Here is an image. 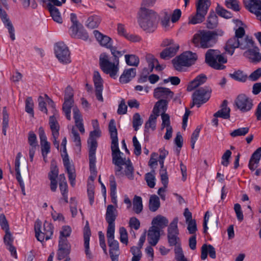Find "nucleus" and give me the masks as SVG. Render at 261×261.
I'll use <instances>...</instances> for the list:
<instances>
[{
    "label": "nucleus",
    "instance_id": "nucleus-1",
    "mask_svg": "<svg viewBox=\"0 0 261 261\" xmlns=\"http://www.w3.org/2000/svg\"><path fill=\"white\" fill-rule=\"evenodd\" d=\"M223 32L201 30L193 36L192 43L195 47L206 49L214 46L218 41V36H222Z\"/></svg>",
    "mask_w": 261,
    "mask_h": 261
},
{
    "label": "nucleus",
    "instance_id": "nucleus-2",
    "mask_svg": "<svg viewBox=\"0 0 261 261\" xmlns=\"http://www.w3.org/2000/svg\"><path fill=\"white\" fill-rule=\"evenodd\" d=\"M138 22L141 28L153 32L156 28L157 14L152 10L142 7L139 13Z\"/></svg>",
    "mask_w": 261,
    "mask_h": 261
},
{
    "label": "nucleus",
    "instance_id": "nucleus-3",
    "mask_svg": "<svg viewBox=\"0 0 261 261\" xmlns=\"http://www.w3.org/2000/svg\"><path fill=\"white\" fill-rule=\"evenodd\" d=\"M205 62L211 67L216 70H223L226 66L227 59L218 49H209L205 54Z\"/></svg>",
    "mask_w": 261,
    "mask_h": 261
},
{
    "label": "nucleus",
    "instance_id": "nucleus-4",
    "mask_svg": "<svg viewBox=\"0 0 261 261\" xmlns=\"http://www.w3.org/2000/svg\"><path fill=\"white\" fill-rule=\"evenodd\" d=\"M99 66L101 69L106 74L114 79L116 78L119 71V63L114 60L110 61L109 56L106 53L100 54L99 56Z\"/></svg>",
    "mask_w": 261,
    "mask_h": 261
},
{
    "label": "nucleus",
    "instance_id": "nucleus-5",
    "mask_svg": "<svg viewBox=\"0 0 261 261\" xmlns=\"http://www.w3.org/2000/svg\"><path fill=\"white\" fill-rule=\"evenodd\" d=\"M197 59V55L196 53L187 51L173 59L172 62L174 68L180 71L183 67H189L194 64Z\"/></svg>",
    "mask_w": 261,
    "mask_h": 261
},
{
    "label": "nucleus",
    "instance_id": "nucleus-6",
    "mask_svg": "<svg viewBox=\"0 0 261 261\" xmlns=\"http://www.w3.org/2000/svg\"><path fill=\"white\" fill-rule=\"evenodd\" d=\"M211 4L210 0H198L196 3V14L191 17L189 23L195 24L203 22Z\"/></svg>",
    "mask_w": 261,
    "mask_h": 261
},
{
    "label": "nucleus",
    "instance_id": "nucleus-7",
    "mask_svg": "<svg viewBox=\"0 0 261 261\" xmlns=\"http://www.w3.org/2000/svg\"><path fill=\"white\" fill-rule=\"evenodd\" d=\"M119 165H115L116 176L121 177L124 175L129 180L134 179V168L129 159L124 158L119 160Z\"/></svg>",
    "mask_w": 261,
    "mask_h": 261
},
{
    "label": "nucleus",
    "instance_id": "nucleus-8",
    "mask_svg": "<svg viewBox=\"0 0 261 261\" xmlns=\"http://www.w3.org/2000/svg\"><path fill=\"white\" fill-rule=\"evenodd\" d=\"M114 233L115 230H107L110 257L112 261H118V256L120 254L119 243L114 239Z\"/></svg>",
    "mask_w": 261,
    "mask_h": 261
},
{
    "label": "nucleus",
    "instance_id": "nucleus-9",
    "mask_svg": "<svg viewBox=\"0 0 261 261\" xmlns=\"http://www.w3.org/2000/svg\"><path fill=\"white\" fill-rule=\"evenodd\" d=\"M178 218L175 217L170 224L167 230L168 242L170 246H176L180 243L178 237L179 230L177 227Z\"/></svg>",
    "mask_w": 261,
    "mask_h": 261
},
{
    "label": "nucleus",
    "instance_id": "nucleus-10",
    "mask_svg": "<svg viewBox=\"0 0 261 261\" xmlns=\"http://www.w3.org/2000/svg\"><path fill=\"white\" fill-rule=\"evenodd\" d=\"M55 53L57 58L61 62L65 64L70 62L69 51L64 42H59L56 43Z\"/></svg>",
    "mask_w": 261,
    "mask_h": 261
},
{
    "label": "nucleus",
    "instance_id": "nucleus-11",
    "mask_svg": "<svg viewBox=\"0 0 261 261\" xmlns=\"http://www.w3.org/2000/svg\"><path fill=\"white\" fill-rule=\"evenodd\" d=\"M235 103L238 109L244 113L250 111L253 107L252 99L245 94L239 95L235 100Z\"/></svg>",
    "mask_w": 261,
    "mask_h": 261
},
{
    "label": "nucleus",
    "instance_id": "nucleus-12",
    "mask_svg": "<svg viewBox=\"0 0 261 261\" xmlns=\"http://www.w3.org/2000/svg\"><path fill=\"white\" fill-rule=\"evenodd\" d=\"M71 246L67 239H62L59 240V248L57 251V259L62 260L64 258H69Z\"/></svg>",
    "mask_w": 261,
    "mask_h": 261
},
{
    "label": "nucleus",
    "instance_id": "nucleus-13",
    "mask_svg": "<svg viewBox=\"0 0 261 261\" xmlns=\"http://www.w3.org/2000/svg\"><path fill=\"white\" fill-rule=\"evenodd\" d=\"M117 216V211L112 204L108 205L106 214V220L108 224L107 230H115V221Z\"/></svg>",
    "mask_w": 261,
    "mask_h": 261
},
{
    "label": "nucleus",
    "instance_id": "nucleus-14",
    "mask_svg": "<svg viewBox=\"0 0 261 261\" xmlns=\"http://www.w3.org/2000/svg\"><path fill=\"white\" fill-rule=\"evenodd\" d=\"M245 7L251 13H254L261 21V1L257 0H243Z\"/></svg>",
    "mask_w": 261,
    "mask_h": 261
},
{
    "label": "nucleus",
    "instance_id": "nucleus-15",
    "mask_svg": "<svg viewBox=\"0 0 261 261\" xmlns=\"http://www.w3.org/2000/svg\"><path fill=\"white\" fill-rule=\"evenodd\" d=\"M212 90L208 86L201 87L196 90L192 95L193 97H197L201 105L208 100L211 96Z\"/></svg>",
    "mask_w": 261,
    "mask_h": 261
},
{
    "label": "nucleus",
    "instance_id": "nucleus-16",
    "mask_svg": "<svg viewBox=\"0 0 261 261\" xmlns=\"http://www.w3.org/2000/svg\"><path fill=\"white\" fill-rule=\"evenodd\" d=\"M111 139L112 140L111 148L112 150V163L114 165H119L120 163L119 161L123 159L121 156V154H123V153L120 151L118 147V137Z\"/></svg>",
    "mask_w": 261,
    "mask_h": 261
},
{
    "label": "nucleus",
    "instance_id": "nucleus-17",
    "mask_svg": "<svg viewBox=\"0 0 261 261\" xmlns=\"http://www.w3.org/2000/svg\"><path fill=\"white\" fill-rule=\"evenodd\" d=\"M93 82L95 88V95L98 100L103 101V99L102 96L103 90L102 79L100 76L99 72L95 71L93 75Z\"/></svg>",
    "mask_w": 261,
    "mask_h": 261
},
{
    "label": "nucleus",
    "instance_id": "nucleus-18",
    "mask_svg": "<svg viewBox=\"0 0 261 261\" xmlns=\"http://www.w3.org/2000/svg\"><path fill=\"white\" fill-rule=\"evenodd\" d=\"M252 48H249L243 53V56L248 59L250 62L257 63L261 61V53L257 46L254 45Z\"/></svg>",
    "mask_w": 261,
    "mask_h": 261
},
{
    "label": "nucleus",
    "instance_id": "nucleus-19",
    "mask_svg": "<svg viewBox=\"0 0 261 261\" xmlns=\"http://www.w3.org/2000/svg\"><path fill=\"white\" fill-rule=\"evenodd\" d=\"M174 93L169 88L157 87L154 89L153 96L156 99H167L169 101L173 96Z\"/></svg>",
    "mask_w": 261,
    "mask_h": 261
},
{
    "label": "nucleus",
    "instance_id": "nucleus-20",
    "mask_svg": "<svg viewBox=\"0 0 261 261\" xmlns=\"http://www.w3.org/2000/svg\"><path fill=\"white\" fill-rule=\"evenodd\" d=\"M0 17L5 26L8 30L11 40L13 41L15 39L14 28L6 12L3 10L1 6H0Z\"/></svg>",
    "mask_w": 261,
    "mask_h": 261
},
{
    "label": "nucleus",
    "instance_id": "nucleus-21",
    "mask_svg": "<svg viewBox=\"0 0 261 261\" xmlns=\"http://www.w3.org/2000/svg\"><path fill=\"white\" fill-rule=\"evenodd\" d=\"M28 143L30 145V160L31 162H33L36 148L38 146L37 136L33 132L31 131L29 133Z\"/></svg>",
    "mask_w": 261,
    "mask_h": 261
},
{
    "label": "nucleus",
    "instance_id": "nucleus-22",
    "mask_svg": "<svg viewBox=\"0 0 261 261\" xmlns=\"http://www.w3.org/2000/svg\"><path fill=\"white\" fill-rule=\"evenodd\" d=\"M160 238V230L156 226H152L148 230V241L151 246H155Z\"/></svg>",
    "mask_w": 261,
    "mask_h": 261
},
{
    "label": "nucleus",
    "instance_id": "nucleus-23",
    "mask_svg": "<svg viewBox=\"0 0 261 261\" xmlns=\"http://www.w3.org/2000/svg\"><path fill=\"white\" fill-rule=\"evenodd\" d=\"M93 34L96 40L101 46L108 48H110L112 46V39L109 36L102 34L97 30H94Z\"/></svg>",
    "mask_w": 261,
    "mask_h": 261
},
{
    "label": "nucleus",
    "instance_id": "nucleus-24",
    "mask_svg": "<svg viewBox=\"0 0 261 261\" xmlns=\"http://www.w3.org/2000/svg\"><path fill=\"white\" fill-rule=\"evenodd\" d=\"M261 158V147L258 148L252 154L248 164L249 168L254 171L256 169Z\"/></svg>",
    "mask_w": 261,
    "mask_h": 261
},
{
    "label": "nucleus",
    "instance_id": "nucleus-25",
    "mask_svg": "<svg viewBox=\"0 0 261 261\" xmlns=\"http://www.w3.org/2000/svg\"><path fill=\"white\" fill-rule=\"evenodd\" d=\"M228 101L224 100L221 105V109L214 114L215 117H220L224 119L230 118V109L227 107Z\"/></svg>",
    "mask_w": 261,
    "mask_h": 261
},
{
    "label": "nucleus",
    "instance_id": "nucleus-26",
    "mask_svg": "<svg viewBox=\"0 0 261 261\" xmlns=\"http://www.w3.org/2000/svg\"><path fill=\"white\" fill-rule=\"evenodd\" d=\"M136 75V69L131 68L125 69L119 78V82L122 84L129 82Z\"/></svg>",
    "mask_w": 261,
    "mask_h": 261
},
{
    "label": "nucleus",
    "instance_id": "nucleus-27",
    "mask_svg": "<svg viewBox=\"0 0 261 261\" xmlns=\"http://www.w3.org/2000/svg\"><path fill=\"white\" fill-rule=\"evenodd\" d=\"M207 80V76L204 74H200L197 76L192 82L190 83L187 87V90L191 91L205 83Z\"/></svg>",
    "mask_w": 261,
    "mask_h": 261
},
{
    "label": "nucleus",
    "instance_id": "nucleus-28",
    "mask_svg": "<svg viewBox=\"0 0 261 261\" xmlns=\"http://www.w3.org/2000/svg\"><path fill=\"white\" fill-rule=\"evenodd\" d=\"M212 258H215L216 251L215 248L212 245L203 244L201 247V258L202 260L205 259L207 257V254Z\"/></svg>",
    "mask_w": 261,
    "mask_h": 261
},
{
    "label": "nucleus",
    "instance_id": "nucleus-29",
    "mask_svg": "<svg viewBox=\"0 0 261 261\" xmlns=\"http://www.w3.org/2000/svg\"><path fill=\"white\" fill-rule=\"evenodd\" d=\"M54 232V226L50 223L46 221H45L44 223V227L43 231L40 233V235L43 236V239H40L38 240L39 241L42 242L44 241V239L46 240H48L51 239V236L53 234Z\"/></svg>",
    "mask_w": 261,
    "mask_h": 261
},
{
    "label": "nucleus",
    "instance_id": "nucleus-30",
    "mask_svg": "<svg viewBox=\"0 0 261 261\" xmlns=\"http://www.w3.org/2000/svg\"><path fill=\"white\" fill-rule=\"evenodd\" d=\"M239 40L235 37L230 38L226 42L225 46L226 51L232 56L234 51L235 48L239 47Z\"/></svg>",
    "mask_w": 261,
    "mask_h": 261
},
{
    "label": "nucleus",
    "instance_id": "nucleus-31",
    "mask_svg": "<svg viewBox=\"0 0 261 261\" xmlns=\"http://www.w3.org/2000/svg\"><path fill=\"white\" fill-rule=\"evenodd\" d=\"M90 236L91 230L89 226L88 222L87 221L84 230V246L85 248V253L89 258H91V254L89 250V241Z\"/></svg>",
    "mask_w": 261,
    "mask_h": 261
},
{
    "label": "nucleus",
    "instance_id": "nucleus-32",
    "mask_svg": "<svg viewBox=\"0 0 261 261\" xmlns=\"http://www.w3.org/2000/svg\"><path fill=\"white\" fill-rule=\"evenodd\" d=\"M51 3H49L47 6L52 18L55 21L59 23H62V18L58 9L55 7V5L54 4H52Z\"/></svg>",
    "mask_w": 261,
    "mask_h": 261
},
{
    "label": "nucleus",
    "instance_id": "nucleus-33",
    "mask_svg": "<svg viewBox=\"0 0 261 261\" xmlns=\"http://www.w3.org/2000/svg\"><path fill=\"white\" fill-rule=\"evenodd\" d=\"M146 59L148 63L149 67L150 69V72L153 70L154 68V66L156 64L155 69L159 71H162L163 70L165 66L161 65L159 64L158 60L154 58L153 55L151 54H148L146 56Z\"/></svg>",
    "mask_w": 261,
    "mask_h": 261
},
{
    "label": "nucleus",
    "instance_id": "nucleus-34",
    "mask_svg": "<svg viewBox=\"0 0 261 261\" xmlns=\"http://www.w3.org/2000/svg\"><path fill=\"white\" fill-rule=\"evenodd\" d=\"M168 100L167 99H160L157 101L154 106L152 112L156 116L160 115V109L162 110L163 113H165L167 109V106L168 103Z\"/></svg>",
    "mask_w": 261,
    "mask_h": 261
},
{
    "label": "nucleus",
    "instance_id": "nucleus-35",
    "mask_svg": "<svg viewBox=\"0 0 261 261\" xmlns=\"http://www.w3.org/2000/svg\"><path fill=\"white\" fill-rule=\"evenodd\" d=\"M73 99H64V102L62 106V110L68 120H71V109L73 106Z\"/></svg>",
    "mask_w": 261,
    "mask_h": 261
},
{
    "label": "nucleus",
    "instance_id": "nucleus-36",
    "mask_svg": "<svg viewBox=\"0 0 261 261\" xmlns=\"http://www.w3.org/2000/svg\"><path fill=\"white\" fill-rule=\"evenodd\" d=\"M152 226H156L160 230L166 227L168 224V219L161 215H158L154 217L151 222Z\"/></svg>",
    "mask_w": 261,
    "mask_h": 261
},
{
    "label": "nucleus",
    "instance_id": "nucleus-37",
    "mask_svg": "<svg viewBox=\"0 0 261 261\" xmlns=\"http://www.w3.org/2000/svg\"><path fill=\"white\" fill-rule=\"evenodd\" d=\"M206 27L209 29H213L218 25V17L214 11L210 12L207 19Z\"/></svg>",
    "mask_w": 261,
    "mask_h": 261
},
{
    "label": "nucleus",
    "instance_id": "nucleus-38",
    "mask_svg": "<svg viewBox=\"0 0 261 261\" xmlns=\"http://www.w3.org/2000/svg\"><path fill=\"white\" fill-rule=\"evenodd\" d=\"M239 43V48L241 49H248L252 47H254V42L252 38L248 36L240 39Z\"/></svg>",
    "mask_w": 261,
    "mask_h": 261
},
{
    "label": "nucleus",
    "instance_id": "nucleus-39",
    "mask_svg": "<svg viewBox=\"0 0 261 261\" xmlns=\"http://www.w3.org/2000/svg\"><path fill=\"white\" fill-rule=\"evenodd\" d=\"M55 116H51L49 118V124L51 130L52 135L57 137V134H59L60 125Z\"/></svg>",
    "mask_w": 261,
    "mask_h": 261
},
{
    "label": "nucleus",
    "instance_id": "nucleus-40",
    "mask_svg": "<svg viewBox=\"0 0 261 261\" xmlns=\"http://www.w3.org/2000/svg\"><path fill=\"white\" fill-rule=\"evenodd\" d=\"M160 206L159 198L156 195H151L149 199V208L150 211L154 212Z\"/></svg>",
    "mask_w": 261,
    "mask_h": 261
},
{
    "label": "nucleus",
    "instance_id": "nucleus-41",
    "mask_svg": "<svg viewBox=\"0 0 261 261\" xmlns=\"http://www.w3.org/2000/svg\"><path fill=\"white\" fill-rule=\"evenodd\" d=\"M229 76L233 80L240 82H245L248 77L247 74L241 70L235 71L233 73H230Z\"/></svg>",
    "mask_w": 261,
    "mask_h": 261
},
{
    "label": "nucleus",
    "instance_id": "nucleus-42",
    "mask_svg": "<svg viewBox=\"0 0 261 261\" xmlns=\"http://www.w3.org/2000/svg\"><path fill=\"white\" fill-rule=\"evenodd\" d=\"M101 21L100 17L96 15L89 17L86 21V26L90 29H94L99 25Z\"/></svg>",
    "mask_w": 261,
    "mask_h": 261
},
{
    "label": "nucleus",
    "instance_id": "nucleus-43",
    "mask_svg": "<svg viewBox=\"0 0 261 261\" xmlns=\"http://www.w3.org/2000/svg\"><path fill=\"white\" fill-rule=\"evenodd\" d=\"M125 59L126 63L128 66L137 67L139 64L140 60L135 55H125Z\"/></svg>",
    "mask_w": 261,
    "mask_h": 261
},
{
    "label": "nucleus",
    "instance_id": "nucleus-44",
    "mask_svg": "<svg viewBox=\"0 0 261 261\" xmlns=\"http://www.w3.org/2000/svg\"><path fill=\"white\" fill-rule=\"evenodd\" d=\"M158 116L155 114H151L149 117L148 121L145 124L144 132H148L149 128H151L153 130L155 129L156 127V120Z\"/></svg>",
    "mask_w": 261,
    "mask_h": 261
},
{
    "label": "nucleus",
    "instance_id": "nucleus-45",
    "mask_svg": "<svg viewBox=\"0 0 261 261\" xmlns=\"http://www.w3.org/2000/svg\"><path fill=\"white\" fill-rule=\"evenodd\" d=\"M143 209L142 198L140 196H135L133 200V210L136 214L140 213Z\"/></svg>",
    "mask_w": 261,
    "mask_h": 261
},
{
    "label": "nucleus",
    "instance_id": "nucleus-46",
    "mask_svg": "<svg viewBox=\"0 0 261 261\" xmlns=\"http://www.w3.org/2000/svg\"><path fill=\"white\" fill-rule=\"evenodd\" d=\"M154 174L155 170L152 169L151 172L147 173L145 175V179L147 182V186L150 188H154L155 185V177Z\"/></svg>",
    "mask_w": 261,
    "mask_h": 261
},
{
    "label": "nucleus",
    "instance_id": "nucleus-47",
    "mask_svg": "<svg viewBox=\"0 0 261 261\" xmlns=\"http://www.w3.org/2000/svg\"><path fill=\"white\" fill-rule=\"evenodd\" d=\"M89 147V159L96 158L95 153L97 147L96 140H88Z\"/></svg>",
    "mask_w": 261,
    "mask_h": 261
},
{
    "label": "nucleus",
    "instance_id": "nucleus-48",
    "mask_svg": "<svg viewBox=\"0 0 261 261\" xmlns=\"http://www.w3.org/2000/svg\"><path fill=\"white\" fill-rule=\"evenodd\" d=\"M249 128L248 127H240L233 130L230 133V135L232 138H236L239 136H244L248 133Z\"/></svg>",
    "mask_w": 261,
    "mask_h": 261
},
{
    "label": "nucleus",
    "instance_id": "nucleus-49",
    "mask_svg": "<svg viewBox=\"0 0 261 261\" xmlns=\"http://www.w3.org/2000/svg\"><path fill=\"white\" fill-rule=\"evenodd\" d=\"M225 5L228 9L238 12L240 10L239 2L238 0H226Z\"/></svg>",
    "mask_w": 261,
    "mask_h": 261
},
{
    "label": "nucleus",
    "instance_id": "nucleus-50",
    "mask_svg": "<svg viewBox=\"0 0 261 261\" xmlns=\"http://www.w3.org/2000/svg\"><path fill=\"white\" fill-rule=\"evenodd\" d=\"M216 12L220 16L225 18H230L232 16L231 12L224 9L223 7L218 5L216 8Z\"/></svg>",
    "mask_w": 261,
    "mask_h": 261
},
{
    "label": "nucleus",
    "instance_id": "nucleus-51",
    "mask_svg": "<svg viewBox=\"0 0 261 261\" xmlns=\"http://www.w3.org/2000/svg\"><path fill=\"white\" fill-rule=\"evenodd\" d=\"M25 110L26 112L31 115L32 117H34V102L31 97H28L25 100Z\"/></svg>",
    "mask_w": 261,
    "mask_h": 261
},
{
    "label": "nucleus",
    "instance_id": "nucleus-52",
    "mask_svg": "<svg viewBox=\"0 0 261 261\" xmlns=\"http://www.w3.org/2000/svg\"><path fill=\"white\" fill-rule=\"evenodd\" d=\"M143 123V120L141 118L140 115L136 113L133 117V126L134 129L137 131L139 129V127Z\"/></svg>",
    "mask_w": 261,
    "mask_h": 261
},
{
    "label": "nucleus",
    "instance_id": "nucleus-53",
    "mask_svg": "<svg viewBox=\"0 0 261 261\" xmlns=\"http://www.w3.org/2000/svg\"><path fill=\"white\" fill-rule=\"evenodd\" d=\"M110 49L112 55L114 58V60L119 63V58L123 56V55L125 53V51H118L117 50V48L116 47H113L112 46L110 48Z\"/></svg>",
    "mask_w": 261,
    "mask_h": 261
},
{
    "label": "nucleus",
    "instance_id": "nucleus-54",
    "mask_svg": "<svg viewBox=\"0 0 261 261\" xmlns=\"http://www.w3.org/2000/svg\"><path fill=\"white\" fill-rule=\"evenodd\" d=\"M109 130L111 138H117V130L115 125V122L114 119H111L109 124Z\"/></svg>",
    "mask_w": 261,
    "mask_h": 261
},
{
    "label": "nucleus",
    "instance_id": "nucleus-55",
    "mask_svg": "<svg viewBox=\"0 0 261 261\" xmlns=\"http://www.w3.org/2000/svg\"><path fill=\"white\" fill-rule=\"evenodd\" d=\"M120 241L121 243L127 245L128 234L126 229L124 227L119 228Z\"/></svg>",
    "mask_w": 261,
    "mask_h": 261
},
{
    "label": "nucleus",
    "instance_id": "nucleus-56",
    "mask_svg": "<svg viewBox=\"0 0 261 261\" xmlns=\"http://www.w3.org/2000/svg\"><path fill=\"white\" fill-rule=\"evenodd\" d=\"M41 221L39 220H36L35 223V237L37 240H40V239H43V236L40 235V233L42 232L41 228Z\"/></svg>",
    "mask_w": 261,
    "mask_h": 261
},
{
    "label": "nucleus",
    "instance_id": "nucleus-57",
    "mask_svg": "<svg viewBox=\"0 0 261 261\" xmlns=\"http://www.w3.org/2000/svg\"><path fill=\"white\" fill-rule=\"evenodd\" d=\"M73 118L75 121V125L83 122L82 116L81 114L79 109L75 107L73 108Z\"/></svg>",
    "mask_w": 261,
    "mask_h": 261
},
{
    "label": "nucleus",
    "instance_id": "nucleus-58",
    "mask_svg": "<svg viewBox=\"0 0 261 261\" xmlns=\"http://www.w3.org/2000/svg\"><path fill=\"white\" fill-rule=\"evenodd\" d=\"M68 175L69 180H71L73 179H75V173L74 169L71 168L70 164H68V163H65L64 165Z\"/></svg>",
    "mask_w": 261,
    "mask_h": 261
},
{
    "label": "nucleus",
    "instance_id": "nucleus-59",
    "mask_svg": "<svg viewBox=\"0 0 261 261\" xmlns=\"http://www.w3.org/2000/svg\"><path fill=\"white\" fill-rule=\"evenodd\" d=\"M188 224L187 229L190 234H195V232L197 230V224L195 220H192L186 222Z\"/></svg>",
    "mask_w": 261,
    "mask_h": 261
},
{
    "label": "nucleus",
    "instance_id": "nucleus-60",
    "mask_svg": "<svg viewBox=\"0 0 261 261\" xmlns=\"http://www.w3.org/2000/svg\"><path fill=\"white\" fill-rule=\"evenodd\" d=\"M231 155V152L229 150H227L222 156L221 164L227 167L229 164V159Z\"/></svg>",
    "mask_w": 261,
    "mask_h": 261
},
{
    "label": "nucleus",
    "instance_id": "nucleus-61",
    "mask_svg": "<svg viewBox=\"0 0 261 261\" xmlns=\"http://www.w3.org/2000/svg\"><path fill=\"white\" fill-rule=\"evenodd\" d=\"M234 210L236 214L237 219L239 221L242 222L244 219V216L241 210V205L239 203H236L234 205Z\"/></svg>",
    "mask_w": 261,
    "mask_h": 261
},
{
    "label": "nucleus",
    "instance_id": "nucleus-62",
    "mask_svg": "<svg viewBox=\"0 0 261 261\" xmlns=\"http://www.w3.org/2000/svg\"><path fill=\"white\" fill-rule=\"evenodd\" d=\"M160 174L162 184L165 188H167L168 184V177L167 175V170H160Z\"/></svg>",
    "mask_w": 261,
    "mask_h": 261
},
{
    "label": "nucleus",
    "instance_id": "nucleus-63",
    "mask_svg": "<svg viewBox=\"0 0 261 261\" xmlns=\"http://www.w3.org/2000/svg\"><path fill=\"white\" fill-rule=\"evenodd\" d=\"M59 174L58 168L56 165H54L51 163L50 171L48 173V178L49 179H56Z\"/></svg>",
    "mask_w": 261,
    "mask_h": 261
},
{
    "label": "nucleus",
    "instance_id": "nucleus-64",
    "mask_svg": "<svg viewBox=\"0 0 261 261\" xmlns=\"http://www.w3.org/2000/svg\"><path fill=\"white\" fill-rule=\"evenodd\" d=\"M249 79L252 81H256L261 77V68H258L249 76Z\"/></svg>",
    "mask_w": 261,
    "mask_h": 261
}]
</instances>
